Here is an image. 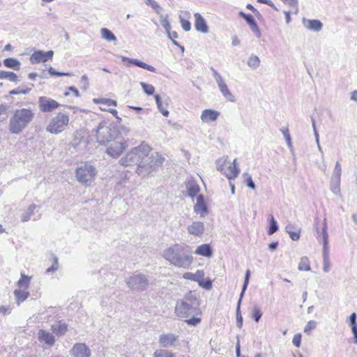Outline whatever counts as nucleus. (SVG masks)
<instances>
[{"mask_svg":"<svg viewBox=\"0 0 357 357\" xmlns=\"http://www.w3.org/2000/svg\"><path fill=\"white\" fill-rule=\"evenodd\" d=\"M162 256L170 264L184 269H188L193 261L190 248L185 245H173L163 251Z\"/></svg>","mask_w":357,"mask_h":357,"instance_id":"obj_1","label":"nucleus"},{"mask_svg":"<svg viewBox=\"0 0 357 357\" xmlns=\"http://www.w3.org/2000/svg\"><path fill=\"white\" fill-rule=\"evenodd\" d=\"M150 151V146L146 143L142 142L139 146L131 149L119 162L123 166L137 165L138 174L143 175L142 166L146 165L144 160Z\"/></svg>","mask_w":357,"mask_h":357,"instance_id":"obj_2","label":"nucleus"},{"mask_svg":"<svg viewBox=\"0 0 357 357\" xmlns=\"http://www.w3.org/2000/svg\"><path fill=\"white\" fill-rule=\"evenodd\" d=\"M129 132L130 128L125 126H114L102 121L99 123L96 130V137L99 144H106L120 139L123 135H127Z\"/></svg>","mask_w":357,"mask_h":357,"instance_id":"obj_3","label":"nucleus"},{"mask_svg":"<svg viewBox=\"0 0 357 357\" xmlns=\"http://www.w3.org/2000/svg\"><path fill=\"white\" fill-rule=\"evenodd\" d=\"M35 112L31 108L17 109L9 120L8 130L12 134L21 133L33 120Z\"/></svg>","mask_w":357,"mask_h":357,"instance_id":"obj_4","label":"nucleus"},{"mask_svg":"<svg viewBox=\"0 0 357 357\" xmlns=\"http://www.w3.org/2000/svg\"><path fill=\"white\" fill-rule=\"evenodd\" d=\"M198 305L196 296L190 294L176 303L175 313L177 317L182 318H189L191 315H198Z\"/></svg>","mask_w":357,"mask_h":357,"instance_id":"obj_5","label":"nucleus"},{"mask_svg":"<svg viewBox=\"0 0 357 357\" xmlns=\"http://www.w3.org/2000/svg\"><path fill=\"white\" fill-rule=\"evenodd\" d=\"M215 164L217 170L225 175L229 181L235 179L239 174L236 158L230 163L228 156L223 155L217 159Z\"/></svg>","mask_w":357,"mask_h":357,"instance_id":"obj_6","label":"nucleus"},{"mask_svg":"<svg viewBox=\"0 0 357 357\" xmlns=\"http://www.w3.org/2000/svg\"><path fill=\"white\" fill-rule=\"evenodd\" d=\"M70 118L67 113L59 112L50 121L46 130L52 134L62 132L69 124Z\"/></svg>","mask_w":357,"mask_h":357,"instance_id":"obj_7","label":"nucleus"},{"mask_svg":"<svg viewBox=\"0 0 357 357\" xmlns=\"http://www.w3.org/2000/svg\"><path fill=\"white\" fill-rule=\"evenodd\" d=\"M128 287L132 291H144L149 285L148 278L142 273H136L126 280Z\"/></svg>","mask_w":357,"mask_h":357,"instance_id":"obj_8","label":"nucleus"},{"mask_svg":"<svg viewBox=\"0 0 357 357\" xmlns=\"http://www.w3.org/2000/svg\"><path fill=\"white\" fill-rule=\"evenodd\" d=\"M96 168L89 165L84 164L76 169L75 176L77 181L82 183H87L92 182L96 176Z\"/></svg>","mask_w":357,"mask_h":357,"instance_id":"obj_9","label":"nucleus"},{"mask_svg":"<svg viewBox=\"0 0 357 357\" xmlns=\"http://www.w3.org/2000/svg\"><path fill=\"white\" fill-rule=\"evenodd\" d=\"M211 70L222 96L228 101L232 102H235L236 98L229 89L228 86L222 75L213 68H211Z\"/></svg>","mask_w":357,"mask_h":357,"instance_id":"obj_10","label":"nucleus"},{"mask_svg":"<svg viewBox=\"0 0 357 357\" xmlns=\"http://www.w3.org/2000/svg\"><path fill=\"white\" fill-rule=\"evenodd\" d=\"M106 144L107 149L105 153L114 158L119 157L128 147L127 141L123 140V137L120 139L111 141Z\"/></svg>","mask_w":357,"mask_h":357,"instance_id":"obj_11","label":"nucleus"},{"mask_svg":"<svg viewBox=\"0 0 357 357\" xmlns=\"http://www.w3.org/2000/svg\"><path fill=\"white\" fill-rule=\"evenodd\" d=\"M165 160V158L160 155L158 153H151L150 156H147V158L144 160L146 166H142V169H145V172H143V176L145 175H148L151 173L152 169L155 167L161 165Z\"/></svg>","mask_w":357,"mask_h":357,"instance_id":"obj_12","label":"nucleus"},{"mask_svg":"<svg viewBox=\"0 0 357 357\" xmlns=\"http://www.w3.org/2000/svg\"><path fill=\"white\" fill-rule=\"evenodd\" d=\"M250 274H251L250 271L249 269H248L246 271V272H245L244 283H243V287H242L241 293L240 294V298H239L238 301L237 303L236 321H237V326L238 328H241L242 325H243V317H242V315L241 314V312H240V306H241V301H242V298H243V295L245 294V290H246V289L248 287V285L249 284V280H250Z\"/></svg>","mask_w":357,"mask_h":357,"instance_id":"obj_13","label":"nucleus"},{"mask_svg":"<svg viewBox=\"0 0 357 357\" xmlns=\"http://www.w3.org/2000/svg\"><path fill=\"white\" fill-rule=\"evenodd\" d=\"M59 105L58 102L50 98L41 96L38 98V107L43 112H51L57 109Z\"/></svg>","mask_w":357,"mask_h":357,"instance_id":"obj_14","label":"nucleus"},{"mask_svg":"<svg viewBox=\"0 0 357 357\" xmlns=\"http://www.w3.org/2000/svg\"><path fill=\"white\" fill-rule=\"evenodd\" d=\"M54 52L50 50L45 52L43 50H38L35 52L30 57L31 62L32 63H39L46 62L48 59H51L53 56Z\"/></svg>","mask_w":357,"mask_h":357,"instance_id":"obj_15","label":"nucleus"},{"mask_svg":"<svg viewBox=\"0 0 357 357\" xmlns=\"http://www.w3.org/2000/svg\"><path fill=\"white\" fill-rule=\"evenodd\" d=\"M37 335L38 341L45 345L46 348L52 347L55 343L54 336L47 331L39 330Z\"/></svg>","mask_w":357,"mask_h":357,"instance_id":"obj_16","label":"nucleus"},{"mask_svg":"<svg viewBox=\"0 0 357 357\" xmlns=\"http://www.w3.org/2000/svg\"><path fill=\"white\" fill-rule=\"evenodd\" d=\"M71 352L73 357H89L91 354L90 349L84 343L75 344Z\"/></svg>","mask_w":357,"mask_h":357,"instance_id":"obj_17","label":"nucleus"},{"mask_svg":"<svg viewBox=\"0 0 357 357\" xmlns=\"http://www.w3.org/2000/svg\"><path fill=\"white\" fill-rule=\"evenodd\" d=\"M194 211L199 214L202 218L205 217L208 213V208L202 195H199L197 197V202L194 206Z\"/></svg>","mask_w":357,"mask_h":357,"instance_id":"obj_18","label":"nucleus"},{"mask_svg":"<svg viewBox=\"0 0 357 357\" xmlns=\"http://www.w3.org/2000/svg\"><path fill=\"white\" fill-rule=\"evenodd\" d=\"M219 116L220 112L218 111L211 109H206L202 111L200 119L203 123H209L215 122Z\"/></svg>","mask_w":357,"mask_h":357,"instance_id":"obj_19","label":"nucleus"},{"mask_svg":"<svg viewBox=\"0 0 357 357\" xmlns=\"http://www.w3.org/2000/svg\"><path fill=\"white\" fill-rule=\"evenodd\" d=\"M195 29L201 33H207L208 32V26L205 19L198 13L195 14Z\"/></svg>","mask_w":357,"mask_h":357,"instance_id":"obj_20","label":"nucleus"},{"mask_svg":"<svg viewBox=\"0 0 357 357\" xmlns=\"http://www.w3.org/2000/svg\"><path fill=\"white\" fill-rule=\"evenodd\" d=\"M188 232L193 236H199L204 231V224L202 222L195 221L187 227Z\"/></svg>","mask_w":357,"mask_h":357,"instance_id":"obj_21","label":"nucleus"},{"mask_svg":"<svg viewBox=\"0 0 357 357\" xmlns=\"http://www.w3.org/2000/svg\"><path fill=\"white\" fill-rule=\"evenodd\" d=\"M178 335L173 333L162 334L159 337L160 344L164 347H171L178 340Z\"/></svg>","mask_w":357,"mask_h":357,"instance_id":"obj_22","label":"nucleus"},{"mask_svg":"<svg viewBox=\"0 0 357 357\" xmlns=\"http://www.w3.org/2000/svg\"><path fill=\"white\" fill-rule=\"evenodd\" d=\"M121 58L122 61H127L128 64L132 63V64L135 65L136 66L146 69L149 71L155 72V68L153 66H150L142 61L137 60L136 59L128 58L124 56H121Z\"/></svg>","mask_w":357,"mask_h":357,"instance_id":"obj_23","label":"nucleus"},{"mask_svg":"<svg viewBox=\"0 0 357 357\" xmlns=\"http://www.w3.org/2000/svg\"><path fill=\"white\" fill-rule=\"evenodd\" d=\"M303 24L305 28L314 31H319L322 29V23L318 20L303 19Z\"/></svg>","mask_w":357,"mask_h":357,"instance_id":"obj_24","label":"nucleus"},{"mask_svg":"<svg viewBox=\"0 0 357 357\" xmlns=\"http://www.w3.org/2000/svg\"><path fill=\"white\" fill-rule=\"evenodd\" d=\"M327 229L328 226L326 219H324L323 222L322 230L320 231L317 228V239L323 245L328 244V234L327 232Z\"/></svg>","mask_w":357,"mask_h":357,"instance_id":"obj_25","label":"nucleus"},{"mask_svg":"<svg viewBox=\"0 0 357 357\" xmlns=\"http://www.w3.org/2000/svg\"><path fill=\"white\" fill-rule=\"evenodd\" d=\"M51 328L57 335H62L67 331L68 325L66 323L59 321L52 324Z\"/></svg>","mask_w":357,"mask_h":357,"instance_id":"obj_26","label":"nucleus"},{"mask_svg":"<svg viewBox=\"0 0 357 357\" xmlns=\"http://www.w3.org/2000/svg\"><path fill=\"white\" fill-rule=\"evenodd\" d=\"M70 146L74 148L75 151L82 150L85 146V142L83 137L76 134L70 142Z\"/></svg>","mask_w":357,"mask_h":357,"instance_id":"obj_27","label":"nucleus"},{"mask_svg":"<svg viewBox=\"0 0 357 357\" xmlns=\"http://www.w3.org/2000/svg\"><path fill=\"white\" fill-rule=\"evenodd\" d=\"M188 194L190 197H194L200 190L199 185L194 181L190 180L186 184Z\"/></svg>","mask_w":357,"mask_h":357,"instance_id":"obj_28","label":"nucleus"},{"mask_svg":"<svg viewBox=\"0 0 357 357\" xmlns=\"http://www.w3.org/2000/svg\"><path fill=\"white\" fill-rule=\"evenodd\" d=\"M195 253L197 255L209 257L212 255V250L208 244H202L197 247Z\"/></svg>","mask_w":357,"mask_h":357,"instance_id":"obj_29","label":"nucleus"},{"mask_svg":"<svg viewBox=\"0 0 357 357\" xmlns=\"http://www.w3.org/2000/svg\"><path fill=\"white\" fill-rule=\"evenodd\" d=\"M93 102L96 104H100V107L109 108L110 106H116V101L109 98H93Z\"/></svg>","mask_w":357,"mask_h":357,"instance_id":"obj_30","label":"nucleus"},{"mask_svg":"<svg viewBox=\"0 0 357 357\" xmlns=\"http://www.w3.org/2000/svg\"><path fill=\"white\" fill-rule=\"evenodd\" d=\"M330 190L333 195L341 196L340 181L331 178Z\"/></svg>","mask_w":357,"mask_h":357,"instance_id":"obj_31","label":"nucleus"},{"mask_svg":"<svg viewBox=\"0 0 357 357\" xmlns=\"http://www.w3.org/2000/svg\"><path fill=\"white\" fill-rule=\"evenodd\" d=\"M160 22L161 25L165 29L168 38L169 39H172V33L170 31L171 25H170V23H169V20H168V16L167 15L164 16L162 15H160Z\"/></svg>","mask_w":357,"mask_h":357,"instance_id":"obj_32","label":"nucleus"},{"mask_svg":"<svg viewBox=\"0 0 357 357\" xmlns=\"http://www.w3.org/2000/svg\"><path fill=\"white\" fill-rule=\"evenodd\" d=\"M101 37L107 41H114L117 40L116 37L114 34L108 29L102 28L100 30Z\"/></svg>","mask_w":357,"mask_h":357,"instance_id":"obj_33","label":"nucleus"},{"mask_svg":"<svg viewBox=\"0 0 357 357\" xmlns=\"http://www.w3.org/2000/svg\"><path fill=\"white\" fill-rule=\"evenodd\" d=\"M0 79H8L10 82H17L19 80L15 73L8 71H0Z\"/></svg>","mask_w":357,"mask_h":357,"instance_id":"obj_34","label":"nucleus"},{"mask_svg":"<svg viewBox=\"0 0 357 357\" xmlns=\"http://www.w3.org/2000/svg\"><path fill=\"white\" fill-rule=\"evenodd\" d=\"M298 269L299 271H310L311 270L310 259L307 257H302L298 264Z\"/></svg>","mask_w":357,"mask_h":357,"instance_id":"obj_35","label":"nucleus"},{"mask_svg":"<svg viewBox=\"0 0 357 357\" xmlns=\"http://www.w3.org/2000/svg\"><path fill=\"white\" fill-rule=\"evenodd\" d=\"M294 229V226L291 225H288L285 227L286 231L289 234V237L292 241H298L300 238V229H298L296 231H292Z\"/></svg>","mask_w":357,"mask_h":357,"instance_id":"obj_36","label":"nucleus"},{"mask_svg":"<svg viewBox=\"0 0 357 357\" xmlns=\"http://www.w3.org/2000/svg\"><path fill=\"white\" fill-rule=\"evenodd\" d=\"M36 208V205L35 204L29 205L27 211L24 213L22 214L21 220L24 222L29 221L31 218V216L33 214Z\"/></svg>","mask_w":357,"mask_h":357,"instance_id":"obj_37","label":"nucleus"},{"mask_svg":"<svg viewBox=\"0 0 357 357\" xmlns=\"http://www.w3.org/2000/svg\"><path fill=\"white\" fill-rule=\"evenodd\" d=\"M155 100L157 105V107L159 109V111L161 112V114L164 116H168L169 115V111L163 106V103L162 100H160V97L159 95H155L154 96Z\"/></svg>","mask_w":357,"mask_h":357,"instance_id":"obj_38","label":"nucleus"},{"mask_svg":"<svg viewBox=\"0 0 357 357\" xmlns=\"http://www.w3.org/2000/svg\"><path fill=\"white\" fill-rule=\"evenodd\" d=\"M260 65L259 58L256 55H252L248 61V66L252 70H256Z\"/></svg>","mask_w":357,"mask_h":357,"instance_id":"obj_39","label":"nucleus"},{"mask_svg":"<svg viewBox=\"0 0 357 357\" xmlns=\"http://www.w3.org/2000/svg\"><path fill=\"white\" fill-rule=\"evenodd\" d=\"M14 294L17 298L18 302H23L29 296V291L21 289H15L14 291Z\"/></svg>","mask_w":357,"mask_h":357,"instance_id":"obj_40","label":"nucleus"},{"mask_svg":"<svg viewBox=\"0 0 357 357\" xmlns=\"http://www.w3.org/2000/svg\"><path fill=\"white\" fill-rule=\"evenodd\" d=\"M31 278L25 275L24 274L21 275V278L17 282V286L20 289L24 288L27 289L30 284Z\"/></svg>","mask_w":357,"mask_h":357,"instance_id":"obj_41","label":"nucleus"},{"mask_svg":"<svg viewBox=\"0 0 357 357\" xmlns=\"http://www.w3.org/2000/svg\"><path fill=\"white\" fill-rule=\"evenodd\" d=\"M342 167L339 161H337L331 178L341 181Z\"/></svg>","mask_w":357,"mask_h":357,"instance_id":"obj_42","label":"nucleus"},{"mask_svg":"<svg viewBox=\"0 0 357 357\" xmlns=\"http://www.w3.org/2000/svg\"><path fill=\"white\" fill-rule=\"evenodd\" d=\"M9 109V105H0V121L3 122L7 119Z\"/></svg>","mask_w":357,"mask_h":357,"instance_id":"obj_43","label":"nucleus"},{"mask_svg":"<svg viewBox=\"0 0 357 357\" xmlns=\"http://www.w3.org/2000/svg\"><path fill=\"white\" fill-rule=\"evenodd\" d=\"M3 63L6 67L14 69H16V68L18 67L20 65V62L17 59L13 58L6 59Z\"/></svg>","mask_w":357,"mask_h":357,"instance_id":"obj_44","label":"nucleus"},{"mask_svg":"<svg viewBox=\"0 0 357 357\" xmlns=\"http://www.w3.org/2000/svg\"><path fill=\"white\" fill-rule=\"evenodd\" d=\"M278 230V225L273 215L271 216L270 227L268 231V235H272Z\"/></svg>","mask_w":357,"mask_h":357,"instance_id":"obj_45","label":"nucleus"},{"mask_svg":"<svg viewBox=\"0 0 357 357\" xmlns=\"http://www.w3.org/2000/svg\"><path fill=\"white\" fill-rule=\"evenodd\" d=\"M140 85L143 89L144 92L150 96L153 95L155 92V88L153 85L149 84H146L144 82H140Z\"/></svg>","mask_w":357,"mask_h":357,"instance_id":"obj_46","label":"nucleus"},{"mask_svg":"<svg viewBox=\"0 0 357 357\" xmlns=\"http://www.w3.org/2000/svg\"><path fill=\"white\" fill-rule=\"evenodd\" d=\"M153 357H174L170 351L158 349L154 352Z\"/></svg>","mask_w":357,"mask_h":357,"instance_id":"obj_47","label":"nucleus"},{"mask_svg":"<svg viewBox=\"0 0 357 357\" xmlns=\"http://www.w3.org/2000/svg\"><path fill=\"white\" fill-rule=\"evenodd\" d=\"M145 3L146 5L150 6L157 14H160L161 7L155 0H145Z\"/></svg>","mask_w":357,"mask_h":357,"instance_id":"obj_48","label":"nucleus"},{"mask_svg":"<svg viewBox=\"0 0 357 357\" xmlns=\"http://www.w3.org/2000/svg\"><path fill=\"white\" fill-rule=\"evenodd\" d=\"M243 176L245 178V183H246V185L250 189H255V184L253 182L250 175L248 173H244Z\"/></svg>","mask_w":357,"mask_h":357,"instance_id":"obj_49","label":"nucleus"},{"mask_svg":"<svg viewBox=\"0 0 357 357\" xmlns=\"http://www.w3.org/2000/svg\"><path fill=\"white\" fill-rule=\"evenodd\" d=\"M280 131L282 132L283 136H284V139L286 140V142H287L288 146L290 149H292V144H291V135H290V133L289 132V130L287 128H281Z\"/></svg>","mask_w":357,"mask_h":357,"instance_id":"obj_50","label":"nucleus"},{"mask_svg":"<svg viewBox=\"0 0 357 357\" xmlns=\"http://www.w3.org/2000/svg\"><path fill=\"white\" fill-rule=\"evenodd\" d=\"M316 326H317V323L315 321H314V320L309 321L304 328V332L309 335L310 333V331L312 329H314L316 328Z\"/></svg>","mask_w":357,"mask_h":357,"instance_id":"obj_51","label":"nucleus"},{"mask_svg":"<svg viewBox=\"0 0 357 357\" xmlns=\"http://www.w3.org/2000/svg\"><path fill=\"white\" fill-rule=\"evenodd\" d=\"M49 73L52 76H57V77H61V76L71 77L72 76V74L70 73L57 72L52 67H50L49 68Z\"/></svg>","mask_w":357,"mask_h":357,"instance_id":"obj_52","label":"nucleus"},{"mask_svg":"<svg viewBox=\"0 0 357 357\" xmlns=\"http://www.w3.org/2000/svg\"><path fill=\"white\" fill-rule=\"evenodd\" d=\"M31 89H22L19 87L17 89H13L9 92L10 95H17V94H26L30 91Z\"/></svg>","mask_w":357,"mask_h":357,"instance_id":"obj_53","label":"nucleus"},{"mask_svg":"<svg viewBox=\"0 0 357 357\" xmlns=\"http://www.w3.org/2000/svg\"><path fill=\"white\" fill-rule=\"evenodd\" d=\"M253 318L256 322H258L261 317L262 313L257 306L254 307L252 310Z\"/></svg>","mask_w":357,"mask_h":357,"instance_id":"obj_54","label":"nucleus"},{"mask_svg":"<svg viewBox=\"0 0 357 357\" xmlns=\"http://www.w3.org/2000/svg\"><path fill=\"white\" fill-rule=\"evenodd\" d=\"M180 22L183 29L185 31H190L191 29V24L188 20H184L180 17Z\"/></svg>","mask_w":357,"mask_h":357,"instance_id":"obj_55","label":"nucleus"},{"mask_svg":"<svg viewBox=\"0 0 357 357\" xmlns=\"http://www.w3.org/2000/svg\"><path fill=\"white\" fill-rule=\"evenodd\" d=\"M192 317L190 319H188L185 320V322L188 325L191 326H197L198 324L201 322V319L199 317H196L195 315H191Z\"/></svg>","mask_w":357,"mask_h":357,"instance_id":"obj_56","label":"nucleus"},{"mask_svg":"<svg viewBox=\"0 0 357 357\" xmlns=\"http://www.w3.org/2000/svg\"><path fill=\"white\" fill-rule=\"evenodd\" d=\"M58 270V259L56 257H54V264L53 265L48 268L46 270L47 273H54Z\"/></svg>","mask_w":357,"mask_h":357,"instance_id":"obj_57","label":"nucleus"},{"mask_svg":"<svg viewBox=\"0 0 357 357\" xmlns=\"http://www.w3.org/2000/svg\"><path fill=\"white\" fill-rule=\"evenodd\" d=\"M331 264L330 259H323V271L324 273H328L331 271Z\"/></svg>","mask_w":357,"mask_h":357,"instance_id":"obj_58","label":"nucleus"},{"mask_svg":"<svg viewBox=\"0 0 357 357\" xmlns=\"http://www.w3.org/2000/svg\"><path fill=\"white\" fill-rule=\"evenodd\" d=\"M356 319H357L356 314L355 312H353L350 315L349 319V326H351V328L352 327H355L357 326Z\"/></svg>","mask_w":357,"mask_h":357,"instance_id":"obj_59","label":"nucleus"},{"mask_svg":"<svg viewBox=\"0 0 357 357\" xmlns=\"http://www.w3.org/2000/svg\"><path fill=\"white\" fill-rule=\"evenodd\" d=\"M193 274H194L195 282H198V283H199V282L202 281V279L204 276V271L202 270H198V271H197V272L195 273H193Z\"/></svg>","mask_w":357,"mask_h":357,"instance_id":"obj_60","label":"nucleus"},{"mask_svg":"<svg viewBox=\"0 0 357 357\" xmlns=\"http://www.w3.org/2000/svg\"><path fill=\"white\" fill-rule=\"evenodd\" d=\"M301 335L300 333L296 334L292 340V343L294 346L296 347H299L301 345Z\"/></svg>","mask_w":357,"mask_h":357,"instance_id":"obj_61","label":"nucleus"},{"mask_svg":"<svg viewBox=\"0 0 357 357\" xmlns=\"http://www.w3.org/2000/svg\"><path fill=\"white\" fill-rule=\"evenodd\" d=\"M323 259H329V244L323 245Z\"/></svg>","mask_w":357,"mask_h":357,"instance_id":"obj_62","label":"nucleus"},{"mask_svg":"<svg viewBox=\"0 0 357 357\" xmlns=\"http://www.w3.org/2000/svg\"><path fill=\"white\" fill-rule=\"evenodd\" d=\"M199 285L205 288L206 289H210L212 287V282L211 280L204 282L202 280L199 282Z\"/></svg>","mask_w":357,"mask_h":357,"instance_id":"obj_63","label":"nucleus"},{"mask_svg":"<svg viewBox=\"0 0 357 357\" xmlns=\"http://www.w3.org/2000/svg\"><path fill=\"white\" fill-rule=\"evenodd\" d=\"M251 30L255 33L257 37L260 36V31L256 22H254L250 26Z\"/></svg>","mask_w":357,"mask_h":357,"instance_id":"obj_64","label":"nucleus"}]
</instances>
